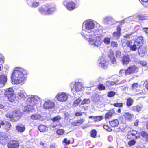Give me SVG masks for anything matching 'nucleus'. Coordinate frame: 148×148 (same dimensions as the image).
<instances>
[{
    "instance_id": "nucleus-1",
    "label": "nucleus",
    "mask_w": 148,
    "mask_h": 148,
    "mask_svg": "<svg viewBox=\"0 0 148 148\" xmlns=\"http://www.w3.org/2000/svg\"><path fill=\"white\" fill-rule=\"evenodd\" d=\"M27 73L26 71L21 68L15 69L12 73L11 80L15 84H23L27 77Z\"/></svg>"
},
{
    "instance_id": "nucleus-2",
    "label": "nucleus",
    "mask_w": 148,
    "mask_h": 148,
    "mask_svg": "<svg viewBox=\"0 0 148 148\" xmlns=\"http://www.w3.org/2000/svg\"><path fill=\"white\" fill-rule=\"evenodd\" d=\"M22 113L19 110H16L12 112H8L5 116L10 119L12 122H16L19 121L22 116Z\"/></svg>"
},
{
    "instance_id": "nucleus-3",
    "label": "nucleus",
    "mask_w": 148,
    "mask_h": 148,
    "mask_svg": "<svg viewBox=\"0 0 148 148\" xmlns=\"http://www.w3.org/2000/svg\"><path fill=\"white\" fill-rule=\"evenodd\" d=\"M85 38L86 40L91 45L99 47L100 46L102 43V40L100 37L96 36L94 34L87 35Z\"/></svg>"
},
{
    "instance_id": "nucleus-4",
    "label": "nucleus",
    "mask_w": 148,
    "mask_h": 148,
    "mask_svg": "<svg viewBox=\"0 0 148 148\" xmlns=\"http://www.w3.org/2000/svg\"><path fill=\"white\" fill-rule=\"evenodd\" d=\"M131 89L136 94H144L147 91L143 86H141L137 83H133L131 86Z\"/></svg>"
},
{
    "instance_id": "nucleus-5",
    "label": "nucleus",
    "mask_w": 148,
    "mask_h": 148,
    "mask_svg": "<svg viewBox=\"0 0 148 148\" xmlns=\"http://www.w3.org/2000/svg\"><path fill=\"white\" fill-rule=\"evenodd\" d=\"M140 134L137 130H132L128 132L127 138L128 139H138L140 138Z\"/></svg>"
},
{
    "instance_id": "nucleus-6",
    "label": "nucleus",
    "mask_w": 148,
    "mask_h": 148,
    "mask_svg": "<svg viewBox=\"0 0 148 148\" xmlns=\"http://www.w3.org/2000/svg\"><path fill=\"white\" fill-rule=\"evenodd\" d=\"M4 95L8 98L9 101L12 102L14 101V91L11 88H8L5 91Z\"/></svg>"
},
{
    "instance_id": "nucleus-7",
    "label": "nucleus",
    "mask_w": 148,
    "mask_h": 148,
    "mask_svg": "<svg viewBox=\"0 0 148 148\" xmlns=\"http://www.w3.org/2000/svg\"><path fill=\"white\" fill-rule=\"evenodd\" d=\"M138 68L135 65L129 67L125 71L126 75H129L132 73H135L138 71Z\"/></svg>"
},
{
    "instance_id": "nucleus-8",
    "label": "nucleus",
    "mask_w": 148,
    "mask_h": 148,
    "mask_svg": "<svg viewBox=\"0 0 148 148\" xmlns=\"http://www.w3.org/2000/svg\"><path fill=\"white\" fill-rule=\"evenodd\" d=\"M7 146L8 148H18L19 146V143L18 141L12 140L9 142Z\"/></svg>"
},
{
    "instance_id": "nucleus-9",
    "label": "nucleus",
    "mask_w": 148,
    "mask_h": 148,
    "mask_svg": "<svg viewBox=\"0 0 148 148\" xmlns=\"http://www.w3.org/2000/svg\"><path fill=\"white\" fill-rule=\"evenodd\" d=\"M57 100L60 102H64L67 100L68 99V96L65 93H59L57 94L56 96Z\"/></svg>"
},
{
    "instance_id": "nucleus-10",
    "label": "nucleus",
    "mask_w": 148,
    "mask_h": 148,
    "mask_svg": "<svg viewBox=\"0 0 148 148\" xmlns=\"http://www.w3.org/2000/svg\"><path fill=\"white\" fill-rule=\"evenodd\" d=\"M54 103L50 100H47L45 101L43 106L44 108L46 109H51L54 108Z\"/></svg>"
},
{
    "instance_id": "nucleus-11",
    "label": "nucleus",
    "mask_w": 148,
    "mask_h": 148,
    "mask_svg": "<svg viewBox=\"0 0 148 148\" xmlns=\"http://www.w3.org/2000/svg\"><path fill=\"white\" fill-rule=\"evenodd\" d=\"M115 114V112L114 108H112L108 110L107 113L105 114L104 116L106 119L111 118L113 115Z\"/></svg>"
},
{
    "instance_id": "nucleus-12",
    "label": "nucleus",
    "mask_w": 148,
    "mask_h": 148,
    "mask_svg": "<svg viewBox=\"0 0 148 148\" xmlns=\"http://www.w3.org/2000/svg\"><path fill=\"white\" fill-rule=\"evenodd\" d=\"M82 84L80 82H77L75 83L74 87L71 89V90L73 91L74 90L77 92H78L82 90Z\"/></svg>"
},
{
    "instance_id": "nucleus-13",
    "label": "nucleus",
    "mask_w": 148,
    "mask_h": 148,
    "mask_svg": "<svg viewBox=\"0 0 148 148\" xmlns=\"http://www.w3.org/2000/svg\"><path fill=\"white\" fill-rule=\"evenodd\" d=\"M146 52V48L144 46H140L138 48V53L141 57L144 56Z\"/></svg>"
},
{
    "instance_id": "nucleus-14",
    "label": "nucleus",
    "mask_w": 148,
    "mask_h": 148,
    "mask_svg": "<svg viewBox=\"0 0 148 148\" xmlns=\"http://www.w3.org/2000/svg\"><path fill=\"white\" fill-rule=\"evenodd\" d=\"M143 38L141 36L138 37L134 41V43L136 44L137 46L139 47L142 46L143 43Z\"/></svg>"
},
{
    "instance_id": "nucleus-15",
    "label": "nucleus",
    "mask_w": 148,
    "mask_h": 148,
    "mask_svg": "<svg viewBox=\"0 0 148 148\" xmlns=\"http://www.w3.org/2000/svg\"><path fill=\"white\" fill-rule=\"evenodd\" d=\"M84 121V119H79L75 121L72 122L71 123V125L73 126H80L83 123Z\"/></svg>"
},
{
    "instance_id": "nucleus-16",
    "label": "nucleus",
    "mask_w": 148,
    "mask_h": 148,
    "mask_svg": "<svg viewBox=\"0 0 148 148\" xmlns=\"http://www.w3.org/2000/svg\"><path fill=\"white\" fill-rule=\"evenodd\" d=\"M95 26L94 23L91 21L87 22L85 24V27L87 30H91Z\"/></svg>"
},
{
    "instance_id": "nucleus-17",
    "label": "nucleus",
    "mask_w": 148,
    "mask_h": 148,
    "mask_svg": "<svg viewBox=\"0 0 148 148\" xmlns=\"http://www.w3.org/2000/svg\"><path fill=\"white\" fill-rule=\"evenodd\" d=\"M64 5L69 10H71L75 8V4L73 2H70L68 3L64 2Z\"/></svg>"
},
{
    "instance_id": "nucleus-18",
    "label": "nucleus",
    "mask_w": 148,
    "mask_h": 148,
    "mask_svg": "<svg viewBox=\"0 0 148 148\" xmlns=\"http://www.w3.org/2000/svg\"><path fill=\"white\" fill-rule=\"evenodd\" d=\"M108 63L103 59L102 58L100 60L99 62V65L103 69H105L107 68Z\"/></svg>"
},
{
    "instance_id": "nucleus-19",
    "label": "nucleus",
    "mask_w": 148,
    "mask_h": 148,
    "mask_svg": "<svg viewBox=\"0 0 148 148\" xmlns=\"http://www.w3.org/2000/svg\"><path fill=\"white\" fill-rule=\"evenodd\" d=\"M109 123L111 127H115L118 126L119 122L117 119H115L110 121Z\"/></svg>"
},
{
    "instance_id": "nucleus-20",
    "label": "nucleus",
    "mask_w": 148,
    "mask_h": 148,
    "mask_svg": "<svg viewBox=\"0 0 148 148\" xmlns=\"http://www.w3.org/2000/svg\"><path fill=\"white\" fill-rule=\"evenodd\" d=\"M123 116L126 120H130L134 116V115L129 112H126L124 113Z\"/></svg>"
},
{
    "instance_id": "nucleus-21",
    "label": "nucleus",
    "mask_w": 148,
    "mask_h": 148,
    "mask_svg": "<svg viewBox=\"0 0 148 148\" xmlns=\"http://www.w3.org/2000/svg\"><path fill=\"white\" fill-rule=\"evenodd\" d=\"M17 125L16 126V130L20 132H23L25 131V128L24 125Z\"/></svg>"
},
{
    "instance_id": "nucleus-22",
    "label": "nucleus",
    "mask_w": 148,
    "mask_h": 148,
    "mask_svg": "<svg viewBox=\"0 0 148 148\" xmlns=\"http://www.w3.org/2000/svg\"><path fill=\"white\" fill-rule=\"evenodd\" d=\"M7 80V77L4 75H0V84L4 85Z\"/></svg>"
},
{
    "instance_id": "nucleus-23",
    "label": "nucleus",
    "mask_w": 148,
    "mask_h": 148,
    "mask_svg": "<svg viewBox=\"0 0 148 148\" xmlns=\"http://www.w3.org/2000/svg\"><path fill=\"white\" fill-rule=\"evenodd\" d=\"M130 61L129 56L128 55H124L123 56L122 61L123 64H128Z\"/></svg>"
},
{
    "instance_id": "nucleus-24",
    "label": "nucleus",
    "mask_w": 148,
    "mask_h": 148,
    "mask_svg": "<svg viewBox=\"0 0 148 148\" xmlns=\"http://www.w3.org/2000/svg\"><path fill=\"white\" fill-rule=\"evenodd\" d=\"M133 103V100L131 97L127 98L126 100V105L128 108L132 105Z\"/></svg>"
},
{
    "instance_id": "nucleus-25",
    "label": "nucleus",
    "mask_w": 148,
    "mask_h": 148,
    "mask_svg": "<svg viewBox=\"0 0 148 148\" xmlns=\"http://www.w3.org/2000/svg\"><path fill=\"white\" fill-rule=\"evenodd\" d=\"M140 135L145 139L146 142H148V133L145 131H142L140 133Z\"/></svg>"
},
{
    "instance_id": "nucleus-26",
    "label": "nucleus",
    "mask_w": 148,
    "mask_h": 148,
    "mask_svg": "<svg viewBox=\"0 0 148 148\" xmlns=\"http://www.w3.org/2000/svg\"><path fill=\"white\" fill-rule=\"evenodd\" d=\"M41 117V116L40 114L37 113L32 114L30 116L31 118L33 120L39 119Z\"/></svg>"
},
{
    "instance_id": "nucleus-27",
    "label": "nucleus",
    "mask_w": 148,
    "mask_h": 148,
    "mask_svg": "<svg viewBox=\"0 0 148 148\" xmlns=\"http://www.w3.org/2000/svg\"><path fill=\"white\" fill-rule=\"evenodd\" d=\"M141 109L142 107L139 105L133 106L132 108V110L135 112H139L141 110Z\"/></svg>"
},
{
    "instance_id": "nucleus-28",
    "label": "nucleus",
    "mask_w": 148,
    "mask_h": 148,
    "mask_svg": "<svg viewBox=\"0 0 148 148\" xmlns=\"http://www.w3.org/2000/svg\"><path fill=\"white\" fill-rule=\"evenodd\" d=\"M52 12L51 9L49 6L45 5V14H50L52 13Z\"/></svg>"
},
{
    "instance_id": "nucleus-29",
    "label": "nucleus",
    "mask_w": 148,
    "mask_h": 148,
    "mask_svg": "<svg viewBox=\"0 0 148 148\" xmlns=\"http://www.w3.org/2000/svg\"><path fill=\"white\" fill-rule=\"evenodd\" d=\"M56 132L57 135L59 136L63 135L65 133V131L63 129H58Z\"/></svg>"
},
{
    "instance_id": "nucleus-30",
    "label": "nucleus",
    "mask_w": 148,
    "mask_h": 148,
    "mask_svg": "<svg viewBox=\"0 0 148 148\" xmlns=\"http://www.w3.org/2000/svg\"><path fill=\"white\" fill-rule=\"evenodd\" d=\"M61 119V117L59 116H57L51 118V120L52 121L53 123L56 122H59V121H60Z\"/></svg>"
},
{
    "instance_id": "nucleus-31",
    "label": "nucleus",
    "mask_w": 148,
    "mask_h": 148,
    "mask_svg": "<svg viewBox=\"0 0 148 148\" xmlns=\"http://www.w3.org/2000/svg\"><path fill=\"white\" fill-rule=\"evenodd\" d=\"M4 125V128L6 130H10L11 124L8 121H6Z\"/></svg>"
},
{
    "instance_id": "nucleus-32",
    "label": "nucleus",
    "mask_w": 148,
    "mask_h": 148,
    "mask_svg": "<svg viewBox=\"0 0 148 148\" xmlns=\"http://www.w3.org/2000/svg\"><path fill=\"white\" fill-rule=\"evenodd\" d=\"M97 134V132L95 130H92L90 131V136L93 138L96 137Z\"/></svg>"
},
{
    "instance_id": "nucleus-33",
    "label": "nucleus",
    "mask_w": 148,
    "mask_h": 148,
    "mask_svg": "<svg viewBox=\"0 0 148 148\" xmlns=\"http://www.w3.org/2000/svg\"><path fill=\"white\" fill-rule=\"evenodd\" d=\"M115 81H107L106 82V86L108 87H110L116 84Z\"/></svg>"
},
{
    "instance_id": "nucleus-34",
    "label": "nucleus",
    "mask_w": 148,
    "mask_h": 148,
    "mask_svg": "<svg viewBox=\"0 0 148 148\" xmlns=\"http://www.w3.org/2000/svg\"><path fill=\"white\" fill-rule=\"evenodd\" d=\"M121 34L119 32H114L112 33V36L114 38L118 39L119 38Z\"/></svg>"
},
{
    "instance_id": "nucleus-35",
    "label": "nucleus",
    "mask_w": 148,
    "mask_h": 148,
    "mask_svg": "<svg viewBox=\"0 0 148 148\" xmlns=\"http://www.w3.org/2000/svg\"><path fill=\"white\" fill-rule=\"evenodd\" d=\"M103 116H95L94 121L95 122H98L100 121L103 119Z\"/></svg>"
},
{
    "instance_id": "nucleus-36",
    "label": "nucleus",
    "mask_w": 148,
    "mask_h": 148,
    "mask_svg": "<svg viewBox=\"0 0 148 148\" xmlns=\"http://www.w3.org/2000/svg\"><path fill=\"white\" fill-rule=\"evenodd\" d=\"M97 86V89L100 91L104 90L106 89L105 87L103 84H99Z\"/></svg>"
},
{
    "instance_id": "nucleus-37",
    "label": "nucleus",
    "mask_w": 148,
    "mask_h": 148,
    "mask_svg": "<svg viewBox=\"0 0 148 148\" xmlns=\"http://www.w3.org/2000/svg\"><path fill=\"white\" fill-rule=\"evenodd\" d=\"M38 129L40 132H43L46 130V127L44 125L41 124L38 126Z\"/></svg>"
},
{
    "instance_id": "nucleus-38",
    "label": "nucleus",
    "mask_w": 148,
    "mask_h": 148,
    "mask_svg": "<svg viewBox=\"0 0 148 148\" xmlns=\"http://www.w3.org/2000/svg\"><path fill=\"white\" fill-rule=\"evenodd\" d=\"M81 101V99L80 98H79L75 101L73 103V105L75 106H77L79 104Z\"/></svg>"
},
{
    "instance_id": "nucleus-39",
    "label": "nucleus",
    "mask_w": 148,
    "mask_h": 148,
    "mask_svg": "<svg viewBox=\"0 0 148 148\" xmlns=\"http://www.w3.org/2000/svg\"><path fill=\"white\" fill-rule=\"evenodd\" d=\"M113 105L114 106L116 107H122L123 106V103L117 102L114 103Z\"/></svg>"
},
{
    "instance_id": "nucleus-40",
    "label": "nucleus",
    "mask_w": 148,
    "mask_h": 148,
    "mask_svg": "<svg viewBox=\"0 0 148 148\" xmlns=\"http://www.w3.org/2000/svg\"><path fill=\"white\" fill-rule=\"evenodd\" d=\"M90 103V101L88 99H84L81 102V105L88 104Z\"/></svg>"
},
{
    "instance_id": "nucleus-41",
    "label": "nucleus",
    "mask_w": 148,
    "mask_h": 148,
    "mask_svg": "<svg viewBox=\"0 0 148 148\" xmlns=\"http://www.w3.org/2000/svg\"><path fill=\"white\" fill-rule=\"evenodd\" d=\"M137 45L134 43V44L132 45L130 48V49L132 51H135L137 49Z\"/></svg>"
},
{
    "instance_id": "nucleus-42",
    "label": "nucleus",
    "mask_w": 148,
    "mask_h": 148,
    "mask_svg": "<svg viewBox=\"0 0 148 148\" xmlns=\"http://www.w3.org/2000/svg\"><path fill=\"white\" fill-rule=\"evenodd\" d=\"M136 143V141L134 139H132L130 140L128 143V144L130 146H132L134 145Z\"/></svg>"
},
{
    "instance_id": "nucleus-43",
    "label": "nucleus",
    "mask_w": 148,
    "mask_h": 148,
    "mask_svg": "<svg viewBox=\"0 0 148 148\" xmlns=\"http://www.w3.org/2000/svg\"><path fill=\"white\" fill-rule=\"evenodd\" d=\"M115 93L114 91H111L108 92L107 96L109 97H111L115 95Z\"/></svg>"
},
{
    "instance_id": "nucleus-44",
    "label": "nucleus",
    "mask_w": 148,
    "mask_h": 148,
    "mask_svg": "<svg viewBox=\"0 0 148 148\" xmlns=\"http://www.w3.org/2000/svg\"><path fill=\"white\" fill-rule=\"evenodd\" d=\"M108 56L110 58L114 57V53L113 51L112 50L110 49L109 51Z\"/></svg>"
},
{
    "instance_id": "nucleus-45",
    "label": "nucleus",
    "mask_w": 148,
    "mask_h": 148,
    "mask_svg": "<svg viewBox=\"0 0 148 148\" xmlns=\"http://www.w3.org/2000/svg\"><path fill=\"white\" fill-rule=\"evenodd\" d=\"M104 42L106 44H109L110 43V39L108 37H106L103 40Z\"/></svg>"
},
{
    "instance_id": "nucleus-46",
    "label": "nucleus",
    "mask_w": 148,
    "mask_h": 148,
    "mask_svg": "<svg viewBox=\"0 0 148 148\" xmlns=\"http://www.w3.org/2000/svg\"><path fill=\"white\" fill-rule=\"evenodd\" d=\"M45 9V6L44 8H43L42 7H40L38 8V10L41 13H43L44 14Z\"/></svg>"
},
{
    "instance_id": "nucleus-47",
    "label": "nucleus",
    "mask_w": 148,
    "mask_h": 148,
    "mask_svg": "<svg viewBox=\"0 0 148 148\" xmlns=\"http://www.w3.org/2000/svg\"><path fill=\"white\" fill-rule=\"evenodd\" d=\"M62 143H64L66 145H68L70 144L71 142L70 140H68L66 138H65L62 141Z\"/></svg>"
},
{
    "instance_id": "nucleus-48",
    "label": "nucleus",
    "mask_w": 148,
    "mask_h": 148,
    "mask_svg": "<svg viewBox=\"0 0 148 148\" xmlns=\"http://www.w3.org/2000/svg\"><path fill=\"white\" fill-rule=\"evenodd\" d=\"M111 46L113 47H118V44L116 42L112 41L111 43Z\"/></svg>"
},
{
    "instance_id": "nucleus-49",
    "label": "nucleus",
    "mask_w": 148,
    "mask_h": 148,
    "mask_svg": "<svg viewBox=\"0 0 148 148\" xmlns=\"http://www.w3.org/2000/svg\"><path fill=\"white\" fill-rule=\"evenodd\" d=\"M18 97L19 99L24 98H25V95L23 92H20L18 94Z\"/></svg>"
},
{
    "instance_id": "nucleus-50",
    "label": "nucleus",
    "mask_w": 148,
    "mask_h": 148,
    "mask_svg": "<svg viewBox=\"0 0 148 148\" xmlns=\"http://www.w3.org/2000/svg\"><path fill=\"white\" fill-rule=\"evenodd\" d=\"M112 64H115L116 63V60L115 58L114 57H112L110 58Z\"/></svg>"
},
{
    "instance_id": "nucleus-51",
    "label": "nucleus",
    "mask_w": 148,
    "mask_h": 148,
    "mask_svg": "<svg viewBox=\"0 0 148 148\" xmlns=\"http://www.w3.org/2000/svg\"><path fill=\"white\" fill-rule=\"evenodd\" d=\"M103 127L104 129L110 132L112 131L111 129L107 125H104Z\"/></svg>"
},
{
    "instance_id": "nucleus-52",
    "label": "nucleus",
    "mask_w": 148,
    "mask_h": 148,
    "mask_svg": "<svg viewBox=\"0 0 148 148\" xmlns=\"http://www.w3.org/2000/svg\"><path fill=\"white\" fill-rule=\"evenodd\" d=\"M132 44V42L131 40L127 41L126 43V45L127 47L130 48Z\"/></svg>"
},
{
    "instance_id": "nucleus-53",
    "label": "nucleus",
    "mask_w": 148,
    "mask_h": 148,
    "mask_svg": "<svg viewBox=\"0 0 148 148\" xmlns=\"http://www.w3.org/2000/svg\"><path fill=\"white\" fill-rule=\"evenodd\" d=\"M39 3L36 2H33L32 4V6L34 7H37L39 5Z\"/></svg>"
},
{
    "instance_id": "nucleus-54",
    "label": "nucleus",
    "mask_w": 148,
    "mask_h": 148,
    "mask_svg": "<svg viewBox=\"0 0 148 148\" xmlns=\"http://www.w3.org/2000/svg\"><path fill=\"white\" fill-rule=\"evenodd\" d=\"M84 112H77L75 113V116H82Z\"/></svg>"
},
{
    "instance_id": "nucleus-55",
    "label": "nucleus",
    "mask_w": 148,
    "mask_h": 148,
    "mask_svg": "<svg viewBox=\"0 0 148 148\" xmlns=\"http://www.w3.org/2000/svg\"><path fill=\"white\" fill-rule=\"evenodd\" d=\"M116 56L117 58H119L121 55V53L120 51H116Z\"/></svg>"
},
{
    "instance_id": "nucleus-56",
    "label": "nucleus",
    "mask_w": 148,
    "mask_h": 148,
    "mask_svg": "<svg viewBox=\"0 0 148 148\" xmlns=\"http://www.w3.org/2000/svg\"><path fill=\"white\" fill-rule=\"evenodd\" d=\"M143 31L146 34H148V28L144 27L142 29Z\"/></svg>"
},
{
    "instance_id": "nucleus-57",
    "label": "nucleus",
    "mask_w": 148,
    "mask_h": 148,
    "mask_svg": "<svg viewBox=\"0 0 148 148\" xmlns=\"http://www.w3.org/2000/svg\"><path fill=\"white\" fill-rule=\"evenodd\" d=\"M140 63V64L143 66H145L147 64L146 62L145 61H141Z\"/></svg>"
},
{
    "instance_id": "nucleus-58",
    "label": "nucleus",
    "mask_w": 148,
    "mask_h": 148,
    "mask_svg": "<svg viewBox=\"0 0 148 148\" xmlns=\"http://www.w3.org/2000/svg\"><path fill=\"white\" fill-rule=\"evenodd\" d=\"M141 3L142 4L144 5H145L146 3H147V2L148 1V0H141Z\"/></svg>"
},
{
    "instance_id": "nucleus-59",
    "label": "nucleus",
    "mask_w": 148,
    "mask_h": 148,
    "mask_svg": "<svg viewBox=\"0 0 148 148\" xmlns=\"http://www.w3.org/2000/svg\"><path fill=\"white\" fill-rule=\"evenodd\" d=\"M139 123V120H136L134 123V125L136 126H138Z\"/></svg>"
},
{
    "instance_id": "nucleus-60",
    "label": "nucleus",
    "mask_w": 148,
    "mask_h": 148,
    "mask_svg": "<svg viewBox=\"0 0 148 148\" xmlns=\"http://www.w3.org/2000/svg\"><path fill=\"white\" fill-rule=\"evenodd\" d=\"M81 108L84 110H87L88 109V107L87 106H84L81 107Z\"/></svg>"
},
{
    "instance_id": "nucleus-61",
    "label": "nucleus",
    "mask_w": 148,
    "mask_h": 148,
    "mask_svg": "<svg viewBox=\"0 0 148 148\" xmlns=\"http://www.w3.org/2000/svg\"><path fill=\"white\" fill-rule=\"evenodd\" d=\"M5 139V137L2 135L0 136V142H1Z\"/></svg>"
},
{
    "instance_id": "nucleus-62",
    "label": "nucleus",
    "mask_w": 148,
    "mask_h": 148,
    "mask_svg": "<svg viewBox=\"0 0 148 148\" xmlns=\"http://www.w3.org/2000/svg\"><path fill=\"white\" fill-rule=\"evenodd\" d=\"M131 34H126L125 35H124L123 37L126 38H129L131 36Z\"/></svg>"
},
{
    "instance_id": "nucleus-63",
    "label": "nucleus",
    "mask_w": 148,
    "mask_h": 148,
    "mask_svg": "<svg viewBox=\"0 0 148 148\" xmlns=\"http://www.w3.org/2000/svg\"><path fill=\"white\" fill-rule=\"evenodd\" d=\"M116 30H117V31L116 32L121 33V28L119 26H118L117 27Z\"/></svg>"
},
{
    "instance_id": "nucleus-64",
    "label": "nucleus",
    "mask_w": 148,
    "mask_h": 148,
    "mask_svg": "<svg viewBox=\"0 0 148 148\" xmlns=\"http://www.w3.org/2000/svg\"><path fill=\"white\" fill-rule=\"evenodd\" d=\"M145 83V88H146L147 90H148V80L147 81H146Z\"/></svg>"
}]
</instances>
